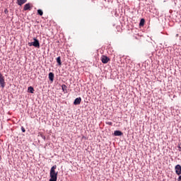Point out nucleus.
I'll list each match as a JSON object with an SVG mask.
<instances>
[{
	"label": "nucleus",
	"instance_id": "f257e3e1",
	"mask_svg": "<svg viewBox=\"0 0 181 181\" xmlns=\"http://www.w3.org/2000/svg\"><path fill=\"white\" fill-rule=\"evenodd\" d=\"M56 169H57V165H54L51 168L49 172V181H57V175L58 173H56Z\"/></svg>",
	"mask_w": 181,
	"mask_h": 181
},
{
	"label": "nucleus",
	"instance_id": "f03ea898",
	"mask_svg": "<svg viewBox=\"0 0 181 181\" xmlns=\"http://www.w3.org/2000/svg\"><path fill=\"white\" fill-rule=\"evenodd\" d=\"M34 42H28V46H34V47H37L39 49L40 47V43H39V40L36 38H33Z\"/></svg>",
	"mask_w": 181,
	"mask_h": 181
},
{
	"label": "nucleus",
	"instance_id": "7ed1b4c3",
	"mask_svg": "<svg viewBox=\"0 0 181 181\" xmlns=\"http://www.w3.org/2000/svg\"><path fill=\"white\" fill-rule=\"evenodd\" d=\"M0 86L2 88H5V77L0 74Z\"/></svg>",
	"mask_w": 181,
	"mask_h": 181
},
{
	"label": "nucleus",
	"instance_id": "20e7f679",
	"mask_svg": "<svg viewBox=\"0 0 181 181\" xmlns=\"http://www.w3.org/2000/svg\"><path fill=\"white\" fill-rule=\"evenodd\" d=\"M175 173L176 175H177L178 176H180L181 175V165H175Z\"/></svg>",
	"mask_w": 181,
	"mask_h": 181
},
{
	"label": "nucleus",
	"instance_id": "39448f33",
	"mask_svg": "<svg viewBox=\"0 0 181 181\" xmlns=\"http://www.w3.org/2000/svg\"><path fill=\"white\" fill-rule=\"evenodd\" d=\"M101 62L104 64H107V63H108V62H110V58H108V57H107V56L103 55L101 57Z\"/></svg>",
	"mask_w": 181,
	"mask_h": 181
},
{
	"label": "nucleus",
	"instance_id": "423d86ee",
	"mask_svg": "<svg viewBox=\"0 0 181 181\" xmlns=\"http://www.w3.org/2000/svg\"><path fill=\"white\" fill-rule=\"evenodd\" d=\"M81 103V98H76L74 102V105H80Z\"/></svg>",
	"mask_w": 181,
	"mask_h": 181
},
{
	"label": "nucleus",
	"instance_id": "0eeeda50",
	"mask_svg": "<svg viewBox=\"0 0 181 181\" xmlns=\"http://www.w3.org/2000/svg\"><path fill=\"white\" fill-rule=\"evenodd\" d=\"M32 9L30 3L24 5L23 11H30Z\"/></svg>",
	"mask_w": 181,
	"mask_h": 181
},
{
	"label": "nucleus",
	"instance_id": "6e6552de",
	"mask_svg": "<svg viewBox=\"0 0 181 181\" xmlns=\"http://www.w3.org/2000/svg\"><path fill=\"white\" fill-rule=\"evenodd\" d=\"M123 135L122 132L119 131V130H116L114 132V136H121Z\"/></svg>",
	"mask_w": 181,
	"mask_h": 181
},
{
	"label": "nucleus",
	"instance_id": "1a4fd4ad",
	"mask_svg": "<svg viewBox=\"0 0 181 181\" xmlns=\"http://www.w3.org/2000/svg\"><path fill=\"white\" fill-rule=\"evenodd\" d=\"M26 2H28V0H17V4L20 6H22V5H23V4H26Z\"/></svg>",
	"mask_w": 181,
	"mask_h": 181
},
{
	"label": "nucleus",
	"instance_id": "9d476101",
	"mask_svg": "<svg viewBox=\"0 0 181 181\" xmlns=\"http://www.w3.org/2000/svg\"><path fill=\"white\" fill-rule=\"evenodd\" d=\"M49 79L50 81H53V80H54V74H53V72H50L49 74Z\"/></svg>",
	"mask_w": 181,
	"mask_h": 181
},
{
	"label": "nucleus",
	"instance_id": "9b49d317",
	"mask_svg": "<svg viewBox=\"0 0 181 181\" xmlns=\"http://www.w3.org/2000/svg\"><path fill=\"white\" fill-rule=\"evenodd\" d=\"M28 93H30L31 94H33V93L35 91V89L32 86L28 87Z\"/></svg>",
	"mask_w": 181,
	"mask_h": 181
},
{
	"label": "nucleus",
	"instance_id": "f8f14e48",
	"mask_svg": "<svg viewBox=\"0 0 181 181\" xmlns=\"http://www.w3.org/2000/svg\"><path fill=\"white\" fill-rule=\"evenodd\" d=\"M57 62L58 63L59 66H62V58L60 57L57 58Z\"/></svg>",
	"mask_w": 181,
	"mask_h": 181
},
{
	"label": "nucleus",
	"instance_id": "ddd939ff",
	"mask_svg": "<svg viewBox=\"0 0 181 181\" xmlns=\"http://www.w3.org/2000/svg\"><path fill=\"white\" fill-rule=\"evenodd\" d=\"M145 25V19L141 18L139 23V26H144Z\"/></svg>",
	"mask_w": 181,
	"mask_h": 181
},
{
	"label": "nucleus",
	"instance_id": "4468645a",
	"mask_svg": "<svg viewBox=\"0 0 181 181\" xmlns=\"http://www.w3.org/2000/svg\"><path fill=\"white\" fill-rule=\"evenodd\" d=\"M62 88L63 91H67V86H66L65 84H63L62 86Z\"/></svg>",
	"mask_w": 181,
	"mask_h": 181
},
{
	"label": "nucleus",
	"instance_id": "2eb2a0df",
	"mask_svg": "<svg viewBox=\"0 0 181 181\" xmlns=\"http://www.w3.org/2000/svg\"><path fill=\"white\" fill-rule=\"evenodd\" d=\"M37 13H38V15H40V16H43V11L39 9V10H37Z\"/></svg>",
	"mask_w": 181,
	"mask_h": 181
},
{
	"label": "nucleus",
	"instance_id": "dca6fc26",
	"mask_svg": "<svg viewBox=\"0 0 181 181\" xmlns=\"http://www.w3.org/2000/svg\"><path fill=\"white\" fill-rule=\"evenodd\" d=\"M21 131L22 132H26V130L23 127H21Z\"/></svg>",
	"mask_w": 181,
	"mask_h": 181
},
{
	"label": "nucleus",
	"instance_id": "f3484780",
	"mask_svg": "<svg viewBox=\"0 0 181 181\" xmlns=\"http://www.w3.org/2000/svg\"><path fill=\"white\" fill-rule=\"evenodd\" d=\"M177 181H181V175L179 176Z\"/></svg>",
	"mask_w": 181,
	"mask_h": 181
},
{
	"label": "nucleus",
	"instance_id": "a211bd4d",
	"mask_svg": "<svg viewBox=\"0 0 181 181\" xmlns=\"http://www.w3.org/2000/svg\"><path fill=\"white\" fill-rule=\"evenodd\" d=\"M112 122H110V123H109V125H112Z\"/></svg>",
	"mask_w": 181,
	"mask_h": 181
},
{
	"label": "nucleus",
	"instance_id": "6ab92c4d",
	"mask_svg": "<svg viewBox=\"0 0 181 181\" xmlns=\"http://www.w3.org/2000/svg\"><path fill=\"white\" fill-rule=\"evenodd\" d=\"M5 13H6V10L5 11Z\"/></svg>",
	"mask_w": 181,
	"mask_h": 181
}]
</instances>
